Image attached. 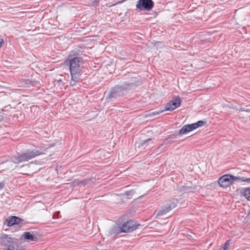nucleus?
Instances as JSON below:
<instances>
[{
	"label": "nucleus",
	"mask_w": 250,
	"mask_h": 250,
	"mask_svg": "<svg viewBox=\"0 0 250 250\" xmlns=\"http://www.w3.org/2000/svg\"><path fill=\"white\" fill-rule=\"evenodd\" d=\"M69 66L70 74L71 75V85H74L75 82L78 81V75L80 72V65L83 63V59L81 57H75L69 59Z\"/></svg>",
	"instance_id": "nucleus-1"
},
{
	"label": "nucleus",
	"mask_w": 250,
	"mask_h": 250,
	"mask_svg": "<svg viewBox=\"0 0 250 250\" xmlns=\"http://www.w3.org/2000/svg\"><path fill=\"white\" fill-rule=\"evenodd\" d=\"M41 152L36 149L29 150L22 153L21 155L12 158V161L15 164L26 162L40 155Z\"/></svg>",
	"instance_id": "nucleus-2"
},
{
	"label": "nucleus",
	"mask_w": 250,
	"mask_h": 250,
	"mask_svg": "<svg viewBox=\"0 0 250 250\" xmlns=\"http://www.w3.org/2000/svg\"><path fill=\"white\" fill-rule=\"evenodd\" d=\"M2 243L7 247L4 250H20L17 244V240L4 235L1 237Z\"/></svg>",
	"instance_id": "nucleus-3"
},
{
	"label": "nucleus",
	"mask_w": 250,
	"mask_h": 250,
	"mask_svg": "<svg viewBox=\"0 0 250 250\" xmlns=\"http://www.w3.org/2000/svg\"><path fill=\"white\" fill-rule=\"evenodd\" d=\"M176 206V203L174 200H169L165 202L161 209H160L157 213V216H162L170 210L174 208Z\"/></svg>",
	"instance_id": "nucleus-4"
},
{
	"label": "nucleus",
	"mask_w": 250,
	"mask_h": 250,
	"mask_svg": "<svg viewBox=\"0 0 250 250\" xmlns=\"http://www.w3.org/2000/svg\"><path fill=\"white\" fill-rule=\"evenodd\" d=\"M154 6V3L152 0H139L136 4L137 8L140 10H145L150 11Z\"/></svg>",
	"instance_id": "nucleus-5"
},
{
	"label": "nucleus",
	"mask_w": 250,
	"mask_h": 250,
	"mask_svg": "<svg viewBox=\"0 0 250 250\" xmlns=\"http://www.w3.org/2000/svg\"><path fill=\"white\" fill-rule=\"evenodd\" d=\"M127 87H124L122 86H117L111 89L110 94L108 95V98H117L124 95L126 91Z\"/></svg>",
	"instance_id": "nucleus-6"
},
{
	"label": "nucleus",
	"mask_w": 250,
	"mask_h": 250,
	"mask_svg": "<svg viewBox=\"0 0 250 250\" xmlns=\"http://www.w3.org/2000/svg\"><path fill=\"white\" fill-rule=\"evenodd\" d=\"M140 225L137 224L135 221L129 220L123 224L122 228V232H130L136 229Z\"/></svg>",
	"instance_id": "nucleus-7"
},
{
	"label": "nucleus",
	"mask_w": 250,
	"mask_h": 250,
	"mask_svg": "<svg viewBox=\"0 0 250 250\" xmlns=\"http://www.w3.org/2000/svg\"><path fill=\"white\" fill-rule=\"evenodd\" d=\"M181 103V99L179 97H176L166 104L165 107V110L173 111L180 106Z\"/></svg>",
	"instance_id": "nucleus-8"
},
{
	"label": "nucleus",
	"mask_w": 250,
	"mask_h": 250,
	"mask_svg": "<svg viewBox=\"0 0 250 250\" xmlns=\"http://www.w3.org/2000/svg\"><path fill=\"white\" fill-rule=\"evenodd\" d=\"M218 184L220 186L223 188H227L232 184V178L230 175H225L221 177L218 180Z\"/></svg>",
	"instance_id": "nucleus-9"
},
{
	"label": "nucleus",
	"mask_w": 250,
	"mask_h": 250,
	"mask_svg": "<svg viewBox=\"0 0 250 250\" xmlns=\"http://www.w3.org/2000/svg\"><path fill=\"white\" fill-rule=\"evenodd\" d=\"M121 232H122V228L118 225H115L109 229L108 235L114 237Z\"/></svg>",
	"instance_id": "nucleus-10"
},
{
	"label": "nucleus",
	"mask_w": 250,
	"mask_h": 250,
	"mask_svg": "<svg viewBox=\"0 0 250 250\" xmlns=\"http://www.w3.org/2000/svg\"><path fill=\"white\" fill-rule=\"evenodd\" d=\"M7 225L9 227L15 224H19L21 222V219L16 216H11L6 220Z\"/></svg>",
	"instance_id": "nucleus-11"
},
{
	"label": "nucleus",
	"mask_w": 250,
	"mask_h": 250,
	"mask_svg": "<svg viewBox=\"0 0 250 250\" xmlns=\"http://www.w3.org/2000/svg\"><path fill=\"white\" fill-rule=\"evenodd\" d=\"M194 130L192 124L184 125L179 131V134L182 135Z\"/></svg>",
	"instance_id": "nucleus-12"
},
{
	"label": "nucleus",
	"mask_w": 250,
	"mask_h": 250,
	"mask_svg": "<svg viewBox=\"0 0 250 250\" xmlns=\"http://www.w3.org/2000/svg\"><path fill=\"white\" fill-rule=\"evenodd\" d=\"M22 236L28 241H33L36 239V237L29 232H25Z\"/></svg>",
	"instance_id": "nucleus-13"
},
{
	"label": "nucleus",
	"mask_w": 250,
	"mask_h": 250,
	"mask_svg": "<svg viewBox=\"0 0 250 250\" xmlns=\"http://www.w3.org/2000/svg\"><path fill=\"white\" fill-rule=\"evenodd\" d=\"M231 176V178H232V183H233V181H236V180H240L242 182H247V178L244 177H236V176H234L233 175H230Z\"/></svg>",
	"instance_id": "nucleus-14"
},
{
	"label": "nucleus",
	"mask_w": 250,
	"mask_h": 250,
	"mask_svg": "<svg viewBox=\"0 0 250 250\" xmlns=\"http://www.w3.org/2000/svg\"><path fill=\"white\" fill-rule=\"evenodd\" d=\"M243 195L249 201H250V188L243 189Z\"/></svg>",
	"instance_id": "nucleus-15"
},
{
	"label": "nucleus",
	"mask_w": 250,
	"mask_h": 250,
	"mask_svg": "<svg viewBox=\"0 0 250 250\" xmlns=\"http://www.w3.org/2000/svg\"><path fill=\"white\" fill-rule=\"evenodd\" d=\"M205 124V122L203 121H199L197 122L196 123L192 124V126L193 127L194 129H195L199 127L202 126L204 124Z\"/></svg>",
	"instance_id": "nucleus-16"
},
{
	"label": "nucleus",
	"mask_w": 250,
	"mask_h": 250,
	"mask_svg": "<svg viewBox=\"0 0 250 250\" xmlns=\"http://www.w3.org/2000/svg\"><path fill=\"white\" fill-rule=\"evenodd\" d=\"M229 244L228 241L223 246L221 247L218 250H228L229 248Z\"/></svg>",
	"instance_id": "nucleus-17"
},
{
	"label": "nucleus",
	"mask_w": 250,
	"mask_h": 250,
	"mask_svg": "<svg viewBox=\"0 0 250 250\" xmlns=\"http://www.w3.org/2000/svg\"><path fill=\"white\" fill-rule=\"evenodd\" d=\"M91 180L89 179H85L82 181H81V185L84 186L85 185L88 184L90 183Z\"/></svg>",
	"instance_id": "nucleus-18"
},
{
	"label": "nucleus",
	"mask_w": 250,
	"mask_h": 250,
	"mask_svg": "<svg viewBox=\"0 0 250 250\" xmlns=\"http://www.w3.org/2000/svg\"><path fill=\"white\" fill-rule=\"evenodd\" d=\"M151 141H152V139H151V138L146 139V140H144L141 143V146H143L146 144L147 142Z\"/></svg>",
	"instance_id": "nucleus-19"
},
{
	"label": "nucleus",
	"mask_w": 250,
	"mask_h": 250,
	"mask_svg": "<svg viewBox=\"0 0 250 250\" xmlns=\"http://www.w3.org/2000/svg\"><path fill=\"white\" fill-rule=\"evenodd\" d=\"M73 186H79L81 185V181L79 180H75L73 182Z\"/></svg>",
	"instance_id": "nucleus-20"
},
{
	"label": "nucleus",
	"mask_w": 250,
	"mask_h": 250,
	"mask_svg": "<svg viewBox=\"0 0 250 250\" xmlns=\"http://www.w3.org/2000/svg\"><path fill=\"white\" fill-rule=\"evenodd\" d=\"M133 193V191H126L125 192V195H127V196H128V195H130L131 194H132Z\"/></svg>",
	"instance_id": "nucleus-21"
},
{
	"label": "nucleus",
	"mask_w": 250,
	"mask_h": 250,
	"mask_svg": "<svg viewBox=\"0 0 250 250\" xmlns=\"http://www.w3.org/2000/svg\"><path fill=\"white\" fill-rule=\"evenodd\" d=\"M4 42L3 39H0V48L3 45Z\"/></svg>",
	"instance_id": "nucleus-22"
},
{
	"label": "nucleus",
	"mask_w": 250,
	"mask_h": 250,
	"mask_svg": "<svg viewBox=\"0 0 250 250\" xmlns=\"http://www.w3.org/2000/svg\"><path fill=\"white\" fill-rule=\"evenodd\" d=\"M4 186V183L3 182L0 183V189H2Z\"/></svg>",
	"instance_id": "nucleus-23"
},
{
	"label": "nucleus",
	"mask_w": 250,
	"mask_h": 250,
	"mask_svg": "<svg viewBox=\"0 0 250 250\" xmlns=\"http://www.w3.org/2000/svg\"><path fill=\"white\" fill-rule=\"evenodd\" d=\"M240 110L242 111H246V112H250V109L245 110L244 108H240Z\"/></svg>",
	"instance_id": "nucleus-24"
},
{
	"label": "nucleus",
	"mask_w": 250,
	"mask_h": 250,
	"mask_svg": "<svg viewBox=\"0 0 250 250\" xmlns=\"http://www.w3.org/2000/svg\"><path fill=\"white\" fill-rule=\"evenodd\" d=\"M29 165L28 164H26L25 165H23L21 166V168L22 167H29Z\"/></svg>",
	"instance_id": "nucleus-25"
},
{
	"label": "nucleus",
	"mask_w": 250,
	"mask_h": 250,
	"mask_svg": "<svg viewBox=\"0 0 250 250\" xmlns=\"http://www.w3.org/2000/svg\"><path fill=\"white\" fill-rule=\"evenodd\" d=\"M247 183H250V178H247Z\"/></svg>",
	"instance_id": "nucleus-26"
},
{
	"label": "nucleus",
	"mask_w": 250,
	"mask_h": 250,
	"mask_svg": "<svg viewBox=\"0 0 250 250\" xmlns=\"http://www.w3.org/2000/svg\"><path fill=\"white\" fill-rule=\"evenodd\" d=\"M158 113H159L158 112H157V113H153L152 114H153V115H156V114H158Z\"/></svg>",
	"instance_id": "nucleus-27"
},
{
	"label": "nucleus",
	"mask_w": 250,
	"mask_h": 250,
	"mask_svg": "<svg viewBox=\"0 0 250 250\" xmlns=\"http://www.w3.org/2000/svg\"><path fill=\"white\" fill-rule=\"evenodd\" d=\"M21 173H24V172H25L24 171H23L22 170H21Z\"/></svg>",
	"instance_id": "nucleus-28"
},
{
	"label": "nucleus",
	"mask_w": 250,
	"mask_h": 250,
	"mask_svg": "<svg viewBox=\"0 0 250 250\" xmlns=\"http://www.w3.org/2000/svg\"><path fill=\"white\" fill-rule=\"evenodd\" d=\"M249 118H250V115L249 116Z\"/></svg>",
	"instance_id": "nucleus-29"
}]
</instances>
